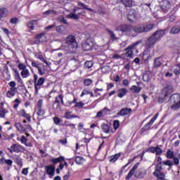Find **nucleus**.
Returning a JSON list of instances; mask_svg holds the SVG:
<instances>
[{
	"instance_id": "49",
	"label": "nucleus",
	"mask_w": 180,
	"mask_h": 180,
	"mask_svg": "<svg viewBox=\"0 0 180 180\" xmlns=\"http://www.w3.org/2000/svg\"><path fill=\"white\" fill-rule=\"evenodd\" d=\"M112 126H113L114 130H117V129H119V127L120 126V122L117 120H114Z\"/></svg>"
},
{
	"instance_id": "25",
	"label": "nucleus",
	"mask_w": 180,
	"mask_h": 180,
	"mask_svg": "<svg viewBox=\"0 0 180 180\" xmlns=\"http://www.w3.org/2000/svg\"><path fill=\"white\" fill-rule=\"evenodd\" d=\"M127 89L126 88H122V89H119L117 90V96L118 98H120L122 99V98H123L124 96H126V95H127Z\"/></svg>"
},
{
	"instance_id": "8",
	"label": "nucleus",
	"mask_w": 180,
	"mask_h": 180,
	"mask_svg": "<svg viewBox=\"0 0 180 180\" xmlns=\"http://www.w3.org/2000/svg\"><path fill=\"white\" fill-rule=\"evenodd\" d=\"M18 68L21 70L20 75L22 78H27L28 77H30V72L29 71V69H27V68L26 67V65L20 63L18 65Z\"/></svg>"
},
{
	"instance_id": "47",
	"label": "nucleus",
	"mask_w": 180,
	"mask_h": 180,
	"mask_svg": "<svg viewBox=\"0 0 180 180\" xmlns=\"http://www.w3.org/2000/svg\"><path fill=\"white\" fill-rule=\"evenodd\" d=\"M45 113H46V111L43 108H38L37 115V116H39V117H43Z\"/></svg>"
},
{
	"instance_id": "37",
	"label": "nucleus",
	"mask_w": 180,
	"mask_h": 180,
	"mask_svg": "<svg viewBox=\"0 0 180 180\" xmlns=\"http://www.w3.org/2000/svg\"><path fill=\"white\" fill-rule=\"evenodd\" d=\"M154 27V23L146 24L143 26V32H150V30H153Z\"/></svg>"
},
{
	"instance_id": "46",
	"label": "nucleus",
	"mask_w": 180,
	"mask_h": 180,
	"mask_svg": "<svg viewBox=\"0 0 180 180\" xmlns=\"http://www.w3.org/2000/svg\"><path fill=\"white\" fill-rule=\"evenodd\" d=\"M67 18H68V19H74L75 20H78V19H79V17H78V15L75 14V13L68 14Z\"/></svg>"
},
{
	"instance_id": "40",
	"label": "nucleus",
	"mask_w": 180,
	"mask_h": 180,
	"mask_svg": "<svg viewBox=\"0 0 180 180\" xmlns=\"http://www.w3.org/2000/svg\"><path fill=\"white\" fill-rule=\"evenodd\" d=\"M132 29L135 33H144L143 27L135 26Z\"/></svg>"
},
{
	"instance_id": "12",
	"label": "nucleus",
	"mask_w": 180,
	"mask_h": 180,
	"mask_svg": "<svg viewBox=\"0 0 180 180\" xmlns=\"http://www.w3.org/2000/svg\"><path fill=\"white\" fill-rule=\"evenodd\" d=\"M24 134L26 135V136H25L24 135L21 136L20 139H19V138H17V140L18 141H20V143L22 144H24L25 146V147H33V143H32V142H28L27 137H29V136H30V134H29V131L27 132H24Z\"/></svg>"
},
{
	"instance_id": "53",
	"label": "nucleus",
	"mask_w": 180,
	"mask_h": 180,
	"mask_svg": "<svg viewBox=\"0 0 180 180\" xmlns=\"http://www.w3.org/2000/svg\"><path fill=\"white\" fill-rule=\"evenodd\" d=\"M94 65V63H92V61H86L84 63V68H91V67Z\"/></svg>"
},
{
	"instance_id": "59",
	"label": "nucleus",
	"mask_w": 180,
	"mask_h": 180,
	"mask_svg": "<svg viewBox=\"0 0 180 180\" xmlns=\"http://www.w3.org/2000/svg\"><path fill=\"white\" fill-rule=\"evenodd\" d=\"M77 101H78V98H77L75 96H74L72 101L67 102V106H71V105H72V103H77Z\"/></svg>"
},
{
	"instance_id": "62",
	"label": "nucleus",
	"mask_w": 180,
	"mask_h": 180,
	"mask_svg": "<svg viewBox=\"0 0 180 180\" xmlns=\"http://www.w3.org/2000/svg\"><path fill=\"white\" fill-rule=\"evenodd\" d=\"M38 109H42L43 108V100L39 99L37 103Z\"/></svg>"
},
{
	"instance_id": "29",
	"label": "nucleus",
	"mask_w": 180,
	"mask_h": 180,
	"mask_svg": "<svg viewBox=\"0 0 180 180\" xmlns=\"http://www.w3.org/2000/svg\"><path fill=\"white\" fill-rule=\"evenodd\" d=\"M105 30H106V32H108L112 41H116V40H119V38L117 37H116V34L115 32H113V31H112L108 28Z\"/></svg>"
},
{
	"instance_id": "60",
	"label": "nucleus",
	"mask_w": 180,
	"mask_h": 180,
	"mask_svg": "<svg viewBox=\"0 0 180 180\" xmlns=\"http://www.w3.org/2000/svg\"><path fill=\"white\" fill-rule=\"evenodd\" d=\"M53 119L55 124L58 125L60 123H61V119H60V117H54Z\"/></svg>"
},
{
	"instance_id": "39",
	"label": "nucleus",
	"mask_w": 180,
	"mask_h": 180,
	"mask_svg": "<svg viewBox=\"0 0 180 180\" xmlns=\"http://www.w3.org/2000/svg\"><path fill=\"white\" fill-rule=\"evenodd\" d=\"M37 22V20H32L29 21L27 23V27L30 30H34V22Z\"/></svg>"
},
{
	"instance_id": "34",
	"label": "nucleus",
	"mask_w": 180,
	"mask_h": 180,
	"mask_svg": "<svg viewBox=\"0 0 180 180\" xmlns=\"http://www.w3.org/2000/svg\"><path fill=\"white\" fill-rule=\"evenodd\" d=\"M8 16V8H0V20L3 18H6Z\"/></svg>"
},
{
	"instance_id": "21",
	"label": "nucleus",
	"mask_w": 180,
	"mask_h": 180,
	"mask_svg": "<svg viewBox=\"0 0 180 180\" xmlns=\"http://www.w3.org/2000/svg\"><path fill=\"white\" fill-rule=\"evenodd\" d=\"M172 86L171 85H167L163 88L162 90V94L165 95V96H167L169 95V94H172L173 91Z\"/></svg>"
},
{
	"instance_id": "64",
	"label": "nucleus",
	"mask_w": 180,
	"mask_h": 180,
	"mask_svg": "<svg viewBox=\"0 0 180 180\" xmlns=\"http://www.w3.org/2000/svg\"><path fill=\"white\" fill-rule=\"evenodd\" d=\"M176 18V15H175V14H172V15H169V21H170L171 22H175Z\"/></svg>"
},
{
	"instance_id": "44",
	"label": "nucleus",
	"mask_w": 180,
	"mask_h": 180,
	"mask_svg": "<svg viewBox=\"0 0 180 180\" xmlns=\"http://www.w3.org/2000/svg\"><path fill=\"white\" fill-rule=\"evenodd\" d=\"M6 113H9V111L5 108H1L0 110V117L2 119H5V116H6Z\"/></svg>"
},
{
	"instance_id": "18",
	"label": "nucleus",
	"mask_w": 180,
	"mask_h": 180,
	"mask_svg": "<svg viewBox=\"0 0 180 180\" xmlns=\"http://www.w3.org/2000/svg\"><path fill=\"white\" fill-rule=\"evenodd\" d=\"M19 116H21L22 117H24V119H26L27 122H32V116L30 114L26 112V110L25 109H21L18 112Z\"/></svg>"
},
{
	"instance_id": "5",
	"label": "nucleus",
	"mask_w": 180,
	"mask_h": 180,
	"mask_svg": "<svg viewBox=\"0 0 180 180\" xmlns=\"http://www.w3.org/2000/svg\"><path fill=\"white\" fill-rule=\"evenodd\" d=\"M8 85L10 86V90L6 93V96L11 99V98H13L15 95H16V92H18V88H16V82L15 81L10 82Z\"/></svg>"
},
{
	"instance_id": "15",
	"label": "nucleus",
	"mask_w": 180,
	"mask_h": 180,
	"mask_svg": "<svg viewBox=\"0 0 180 180\" xmlns=\"http://www.w3.org/2000/svg\"><path fill=\"white\" fill-rule=\"evenodd\" d=\"M133 27L130 25H121L115 29L117 32H122V33H130Z\"/></svg>"
},
{
	"instance_id": "63",
	"label": "nucleus",
	"mask_w": 180,
	"mask_h": 180,
	"mask_svg": "<svg viewBox=\"0 0 180 180\" xmlns=\"http://www.w3.org/2000/svg\"><path fill=\"white\" fill-rule=\"evenodd\" d=\"M89 90L84 89L80 95V97L82 98V96H85V95H89Z\"/></svg>"
},
{
	"instance_id": "56",
	"label": "nucleus",
	"mask_w": 180,
	"mask_h": 180,
	"mask_svg": "<svg viewBox=\"0 0 180 180\" xmlns=\"http://www.w3.org/2000/svg\"><path fill=\"white\" fill-rule=\"evenodd\" d=\"M167 98H168V97L165 96V95H164L163 97H159L158 99V103H164V102H165V101H167Z\"/></svg>"
},
{
	"instance_id": "13",
	"label": "nucleus",
	"mask_w": 180,
	"mask_h": 180,
	"mask_svg": "<svg viewBox=\"0 0 180 180\" xmlns=\"http://www.w3.org/2000/svg\"><path fill=\"white\" fill-rule=\"evenodd\" d=\"M94 47V41L86 39L82 43V49L84 51H91Z\"/></svg>"
},
{
	"instance_id": "31",
	"label": "nucleus",
	"mask_w": 180,
	"mask_h": 180,
	"mask_svg": "<svg viewBox=\"0 0 180 180\" xmlns=\"http://www.w3.org/2000/svg\"><path fill=\"white\" fill-rule=\"evenodd\" d=\"M78 6H82L83 9H86V11H89V12H93V13H96V11H94V9L91 8H88V6L81 1L77 3Z\"/></svg>"
},
{
	"instance_id": "1",
	"label": "nucleus",
	"mask_w": 180,
	"mask_h": 180,
	"mask_svg": "<svg viewBox=\"0 0 180 180\" xmlns=\"http://www.w3.org/2000/svg\"><path fill=\"white\" fill-rule=\"evenodd\" d=\"M165 34V30H159L153 33L146 41V49H153L158 41H161L162 37Z\"/></svg>"
},
{
	"instance_id": "43",
	"label": "nucleus",
	"mask_w": 180,
	"mask_h": 180,
	"mask_svg": "<svg viewBox=\"0 0 180 180\" xmlns=\"http://www.w3.org/2000/svg\"><path fill=\"white\" fill-rule=\"evenodd\" d=\"M170 32L172 34H178L180 32V26L172 27Z\"/></svg>"
},
{
	"instance_id": "28",
	"label": "nucleus",
	"mask_w": 180,
	"mask_h": 180,
	"mask_svg": "<svg viewBox=\"0 0 180 180\" xmlns=\"http://www.w3.org/2000/svg\"><path fill=\"white\" fill-rule=\"evenodd\" d=\"M101 130L103 131V133H105V134H108V133L110 131V125L109 124L103 123L101 125Z\"/></svg>"
},
{
	"instance_id": "16",
	"label": "nucleus",
	"mask_w": 180,
	"mask_h": 180,
	"mask_svg": "<svg viewBox=\"0 0 180 180\" xmlns=\"http://www.w3.org/2000/svg\"><path fill=\"white\" fill-rule=\"evenodd\" d=\"M161 9L165 13H167L171 9V3L167 0H163L161 4Z\"/></svg>"
},
{
	"instance_id": "48",
	"label": "nucleus",
	"mask_w": 180,
	"mask_h": 180,
	"mask_svg": "<svg viewBox=\"0 0 180 180\" xmlns=\"http://www.w3.org/2000/svg\"><path fill=\"white\" fill-rule=\"evenodd\" d=\"M103 115L104 116H108V115H110V109L108 108V107H105L103 109L101 110Z\"/></svg>"
},
{
	"instance_id": "2",
	"label": "nucleus",
	"mask_w": 180,
	"mask_h": 180,
	"mask_svg": "<svg viewBox=\"0 0 180 180\" xmlns=\"http://www.w3.org/2000/svg\"><path fill=\"white\" fill-rule=\"evenodd\" d=\"M66 50L70 54H74L77 50H78V42H77V38L72 34L68 35L65 39Z\"/></svg>"
},
{
	"instance_id": "61",
	"label": "nucleus",
	"mask_w": 180,
	"mask_h": 180,
	"mask_svg": "<svg viewBox=\"0 0 180 180\" xmlns=\"http://www.w3.org/2000/svg\"><path fill=\"white\" fill-rule=\"evenodd\" d=\"M56 32H58V33H63L64 32V26L59 25L56 27Z\"/></svg>"
},
{
	"instance_id": "33",
	"label": "nucleus",
	"mask_w": 180,
	"mask_h": 180,
	"mask_svg": "<svg viewBox=\"0 0 180 180\" xmlns=\"http://www.w3.org/2000/svg\"><path fill=\"white\" fill-rule=\"evenodd\" d=\"M129 91L132 92V94H140V92H141V87L133 85L129 89Z\"/></svg>"
},
{
	"instance_id": "23",
	"label": "nucleus",
	"mask_w": 180,
	"mask_h": 180,
	"mask_svg": "<svg viewBox=\"0 0 180 180\" xmlns=\"http://www.w3.org/2000/svg\"><path fill=\"white\" fill-rule=\"evenodd\" d=\"M46 174L52 178V176H54V172L56 171V167L51 166V165H48L46 167Z\"/></svg>"
},
{
	"instance_id": "26",
	"label": "nucleus",
	"mask_w": 180,
	"mask_h": 180,
	"mask_svg": "<svg viewBox=\"0 0 180 180\" xmlns=\"http://www.w3.org/2000/svg\"><path fill=\"white\" fill-rule=\"evenodd\" d=\"M147 175V170L141 169L139 170L138 173L136 174V177L139 179H143V178Z\"/></svg>"
},
{
	"instance_id": "50",
	"label": "nucleus",
	"mask_w": 180,
	"mask_h": 180,
	"mask_svg": "<svg viewBox=\"0 0 180 180\" xmlns=\"http://www.w3.org/2000/svg\"><path fill=\"white\" fill-rule=\"evenodd\" d=\"M92 79H85L83 82V84L85 86H89L90 85H92Z\"/></svg>"
},
{
	"instance_id": "22",
	"label": "nucleus",
	"mask_w": 180,
	"mask_h": 180,
	"mask_svg": "<svg viewBox=\"0 0 180 180\" xmlns=\"http://www.w3.org/2000/svg\"><path fill=\"white\" fill-rule=\"evenodd\" d=\"M59 96L55 98V101H53V108L56 110H61V104H60Z\"/></svg>"
},
{
	"instance_id": "45",
	"label": "nucleus",
	"mask_w": 180,
	"mask_h": 180,
	"mask_svg": "<svg viewBox=\"0 0 180 180\" xmlns=\"http://www.w3.org/2000/svg\"><path fill=\"white\" fill-rule=\"evenodd\" d=\"M63 126H65L66 127H70L72 130L75 129V124L70 123V121H65Z\"/></svg>"
},
{
	"instance_id": "10",
	"label": "nucleus",
	"mask_w": 180,
	"mask_h": 180,
	"mask_svg": "<svg viewBox=\"0 0 180 180\" xmlns=\"http://www.w3.org/2000/svg\"><path fill=\"white\" fill-rule=\"evenodd\" d=\"M26 148L25 146L19 144V143H13L9 148L8 150L10 153H23L25 151Z\"/></svg>"
},
{
	"instance_id": "41",
	"label": "nucleus",
	"mask_w": 180,
	"mask_h": 180,
	"mask_svg": "<svg viewBox=\"0 0 180 180\" xmlns=\"http://www.w3.org/2000/svg\"><path fill=\"white\" fill-rule=\"evenodd\" d=\"M76 164H77L78 165H82V164L84 163V161H85V160H84V158L82 156H77L75 158V160Z\"/></svg>"
},
{
	"instance_id": "55",
	"label": "nucleus",
	"mask_w": 180,
	"mask_h": 180,
	"mask_svg": "<svg viewBox=\"0 0 180 180\" xmlns=\"http://www.w3.org/2000/svg\"><path fill=\"white\" fill-rule=\"evenodd\" d=\"M38 60H40L42 61V63H44L45 64H46V65H49V62H47V60H46V59H44V56H43V55H39L37 56Z\"/></svg>"
},
{
	"instance_id": "17",
	"label": "nucleus",
	"mask_w": 180,
	"mask_h": 180,
	"mask_svg": "<svg viewBox=\"0 0 180 180\" xmlns=\"http://www.w3.org/2000/svg\"><path fill=\"white\" fill-rule=\"evenodd\" d=\"M13 72L14 73V79H15V81H17V82L20 84L21 86H23L25 84L23 83V79H22V77H20V74H19V71H18V70L16 69H13Z\"/></svg>"
},
{
	"instance_id": "7",
	"label": "nucleus",
	"mask_w": 180,
	"mask_h": 180,
	"mask_svg": "<svg viewBox=\"0 0 180 180\" xmlns=\"http://www.w3.org/2000/svg\"><path fill=\"white\" fill-rule=\"evenodd\" d=\"M158 116H160V113L157 112L153 116V117L142 127L141 132L146 133V131H148V130L153 126V124H154V122L158 119Z\"/></svg>"
},
{
	"instance_id": "38",
	"label": "nucleus",
	"mask_w": 180,
	"mask_h": 180,
	"mask_svg": "<svg viewBox=\"0 0 180 180\" xmlns=\"http://www.w3.org/2000/svg\"><path fill=\"white\" fill-rule=\"evenodd\" d=\"M160 58H155L153 63V67L154 68H158L161 67L162 63H161V60H160Z\"/></svg>"
},
{
	"instance_id": "19",
	"label": "nucleus",
	"mask_w": 180,
	"mask_h": 180,
	"mask_svg": "<svg viewBox=\"0 0 180 180\" xmlns=\"http://www.w3.org/2000/svg\"><path fill=\"white\" fill-rule=\"evenodd\" d=\"M130 113H131V108H124L117 113V116H127V115H130Z\"/></svg>"
},
{
	"instance_id": "54",
	"label": "nucleus",
	"mask_w": 180,
	"mask_h": 180,
	"mask_svg": "<svg viewBox=\"0 0 180 180\" xmlns=\"http://www.w3.org/2000/svg\"><path fill=\"white\" fill-rule=\"evenodd\" d=\"M156 151V147L150 146L146 150V153H152V154H154Z\"/></svg>"
},
{
	"instance_id": "11",
	"label": "nucleus",
	"mask_w": 180,
	"mask_h": 180,
	"mask_svg": "<svg viewBox=\"0 0 180 180\" xmlns=\"http://www.w3.org/2000/svg\"><path fill=\"white\" fill-rule=\"evenodd\" d=\"M168 160H174L173 165H179V159L175 156V153L171 149H168L165 154Z\"/></svg>"
},
{
	"instance_id": "14",
	"label": "nucleus",
	"mask_w": 180,
	"mask_h": 180,
	"mask_svg": "<svg viewBox=\"0 0 180 180\" xmlns=\"http://www.w3.org/2000/svg\"><path fill=\"white\" fill-rule=\"evenodd\" d=\"M32 67H34V68H37L38 70V74L39 75L43 76L46 74V66H44L43 64H41V66H39L36 61L33 60L31 63Z\"/></svg>"
},
{
	"instance_id": "6",
	"label": "nucleus",
	"mask_w": 180,
	"mask_h": 180,
	"mask_svg": "<svg viewBox=\"0 0 180 180\" xmlns=\"http://www.w3.org/2000/svg\"><path fill=\"white\" fill-rule=\"evenodd\" d=\"M139 44H140V41H136L127 47L124 50L125 51V57H128L129 58H133V51H134V50H137L136 47H137Z\"/></svg>"
},
{
	"instance_id": "4",
	"label": "nucleus",
	"mask_w": 180,
	"mask_h": 180,
	"mask_svg": "<svg viewBox=\"0 0 180 180\" xmlns=\"http://www.w3.org/2000/svg\"><path fill=\"white\" fill-rule=\"evenodd\" d=\"M171 103L173 105H171L170 109L172 110H178L180 109V94H174L170 97Z\"/></svg>"
},
{
	"instance_id": "51",
	"label": "nucleus",
	"mask_w": 180,
	"mask_h": 180,
	"mask_svg": "<svg viewBox=\"0 0 180 180\" xmlns=\"http://www.w3.org/2000/svg\"><path fill=\"white\" fill-rule=\"evenodd\" d=\"M75 108H79V109H82L84 106H85V103H84L82 101L77 102L75 103Z\"/></svg>"
},
{
	"instance_id": "3",
	"label": "nucleus",
	"mask_w": 180,
	"mask_h": 180,
	"mask_svg": "<svg viewBox=\"0 0 180 180\" xmlns=\"http://www.w3.org/2000/svg\"><path fill=\"white\" fill-rule=\"evenodd\" d=\"M46 82V78L40 77L39 79V76L37 74H34V94L37 95L39 94V91L43 88V85Z\"/></svg>"
},
{
	"instance_id": "58",
	"label": "nucleus",
	"mask_w": 180,
	"mask_h": 180,
	"mask_svg": "<svg viewBox=\"0 0 180 180\" xmlns=\"http://www.w3.org/2000/svg\"><path fill=\"white\" fill-rule=\"evenodd\" d=\"M101 117H105V115H103L102 110H100L97 112L95 119H101Z\"/></svg>"
},
{
	"instance_id": "52",
	"label": "nucleus",
	"mask_w": 180,
	"mask_h": 180,
	"mask_svg": "<svg viewBox=\"0 0 180 180\" xmlns=\"http://www.w3.org/2000/svg\"><path fill=\"white\" fill-rule=\"evenodd\" d=\"M19 22V18L14 17V18H11L10 20V23H11V25H17Z\"/></svg>"
},
{
	"instance_id": "24",
	"label": "nucleus",
	"mask_w": 180,
	"mask_h": 180,
	"mask_svg": "<svg viewBox=\"0 0 180 180\" xmlns=\"http://www.w3.org/2000/svg\"><path fill=\"white\" fill-rule=\"evenodd\" d=\"M122 155L121 153H116L115 155H112L108 158L109 162H115L120 158Z\"/></svg>"
},
{
	"instance_id": "30",
	"label": "nucleus",
	"mask_w": 180,
	"mask_h": 180,
	"mask_svg": "<svg viewBox=\"0 0 180 180\" xmlns=\"http://www.w3.org/2000/svg\"><path fill=\"white\" fill-rule=\"evenodd\" d=\"M14 162H15V164H17V165H18V167H19V168H22V167H23V159L22 158H20V156H19V155H18L15 158Z\"/></svg>"
},
{
	"instance_id": "32",
	"label": "nucleus",
	"mask_w": 180,
	"mask_h": 180,
	"mask_svg": "<svg viewBox=\"0 0 180 180\" xmlns=\"http://www.w3.org/2000/svg\"><path fill=\"white\" fill-rule=\"evenodd\" d=\"M120 2L125 8H131L133 6V0H120Z\"/></svg>"
},
{
	"instance_id": "35",
	"label": "nucleus",
	"mask_w": 180,
	"mask_h": 180,
	"mask_svg": "<svg viewBox=\"0 0 180 180\" xmlns=\"http://www.w3.org/2000/svg\"><path fill=\"white\" fill-rule=\"evenodd\" d=\"M50 161L53 164H58V162H63V161H65V158L63 156H59L57 158H53L50 160Z\"/></svg>"
},
{
	"instance_id": "27",
	"label": "nucleus",
	"mask_w": 180,
	"mask_h": 180,
	"mask_svg": "<svg viewBox=\"0 0 180 180\" xmlns=\"http://www.w3.org/2000/svg\"><path fill=\"white\" fill-rule=\"evenodd\" d=\"M137 168H139V166L137 165H134L132 169L128 173V174L125 176V179L127 180L130 179V178H131V176L134 175V172H136V169H137Z\"/></svg>"
},
{
	"instance_id": "20",
	"label": "nucleus",
	"mask_w": 180,
	"mask_h": 180,
	"mask_svg": "<svg viewBox=\"0 0 180 180\" xmlns=\"http://www.w3.org/2000/svg\"><path fill=\"white\" fill-rule=\"evenodd\" d=\"M37 44L39 43H43L46 41V34L44 32H42L41 34H39L36 35L35 37Z\"/></svg>"
},
{
	"instance_id": "57",
	"label": "nucleus",
	"mask_w": 180,
	"mask_h": 180,
	"mask_svg": "<svg viewBox=\"0 0 180 180\" xmlns=\"http://www.w3.org/2000/svg\"><path fill=\"white\" fill-rule=\"evenodd\" d=\"M155 155H161L162 154V149L158 146H156Z\"/></svg>"
},
{
	"instance_id": "36",
	"label": "nucleus",
	"mask_w": 180,
	"mask_h": 180,
	"mask_svg": "<svg viewBox=\"0 0 180 180\" xmlns=\"http://www.w3.org/2000/svg\"><path fill=\"white\" fill-rule=\"evenodd\" d=\"M149 58H151V56L150 55V51H144L142 55V60H143V61H148Z\"/></svg>"
},
{
	"instance_id": "42",
	"label": "nucleus",
	"mask_w": 180,
	"mask_h": 180,
	"mask_svg": "<svg viewBox=\"0 0 180 180\" xmlns=\"http://www.w3.org/2000/svg\"><path fill=\"white\" fill-rule=\"evenodd\" d=\"M65 118L68 120L78 118V115H71V112L68 111L65 113Z\"/></svg>"
},
{
	"instance_id": "9",
	"label": "nucleus",
	"mask_w": 180,
	"mask_h": 180,
	"mask_svg": "<svg viewBox=\"0 0 180 180\" xmlns=\"http://www.w3.org/2000/svg\"><path fill=\"white\" fill-rule=\"evenodd\" d=\"M15 127H16L19 133H27V131H32V126L30 124H25V126L22 125L20 122H15Z\"/></svg>"
}]
</instances>
